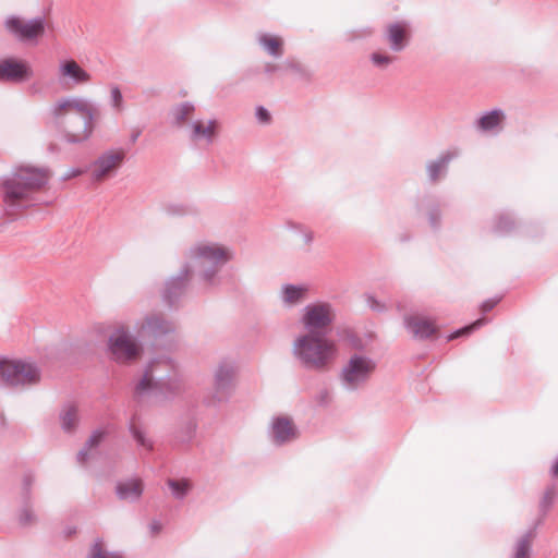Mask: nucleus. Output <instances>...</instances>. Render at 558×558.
Segmentation results:
<instances>
[{
    "mask_svg": "<svg viewBox=\"0 0 558 558\" xmlns=\"http://www.w3.org/2000/svg\"><path fill=\"white\" fill-rule=\"evenodd\" d=\"M217 128L218 124L215 120H197L192 123V138L206 140L207 142H211L216 136Z\"/></svg>",
    "mask_w": 558,
    "mask_h": 558,
    "instance_id": "17",
    "label": "nucleus"
},
{
    "mask_svg": "<svg viewBox=\"0 0 558 558\" xmlns=\"http://www.w3.org/2000/svg\"><path fill=\"white\" fill-rule=\"evenodd\" d=\"M104 436H105V433L101 430L94 432L88 439L89 446L90 447L97 446L102 440Z\"/></svg>",
    "mask_w": 558,
    "mask_h": 558,
    "instance_id": "31",
    "label": "nucleus"
},
{
    "mask_svg": "<svg viewBox=\"0 0 558 558\" xmlns=\"http://www.w3.org/2000/svg\"><path fill=\"white\" fill-rule=\"evenodd\" d=\"M5 28L21 41H37L45 34L43 19L25 20L11 16L5 21Z\"/></svg>",
    "mask_w": 558,
    "mask_h": 558,
    "instance_id": "7",
    "label": "nucleus"
},
{
    "mask_svg": "<svg viewBox=\"0 0 558 558\" xmlns=\"http://www.w3.org/2000/svg\"><path fill=\"white\" fill-rule=\"evenodd\" d=\"M386 40L390 45L391 50L401 51L408 44L409 29L403 22L391 23L387 26Z\"/></svg>",
    "mask_w": 558,
    "mask_h": 558,
    "instance_id": "15",
    "label": "nucleus"
},
{
    "mask_svg": "<svg viewBox=\"0 0 558 558\" xmlns=\"http://www.w3.org/2000/svg\"><path fill=\"white\" fill-rule=\"evenodd\" d=\"M495 302H485L483 305H482V310L484 312H488L490 311L494 306H495Z\"/></svg>",
    "mask_w": 558,
    "mask_h": 558,
    "instance_id": "36",
    "label": "nucleus"
},
{
    "mask_svg": "<svg viewBox=\"0 0 558 558\" xmlns=\"http://www.w3.org/2000/svg\"><path fill=\"white\" fill-rule=\"evenodd\" d=\"M84 173L83 169H69L63 173L62 179L68 181Z\"/></svg>",
    "mask_w": 558,
    "mask_h": 558,
    "instance_id": "32",
    "label": "nucleus"
},
{
    "mask_svg": "<svg viewBox=\"0 0 558 558\" xmlns=\"http://www.w3.org/2000/svg\"><path fill=\"white\" fill-rule=\"evenodd\" d=\"M260 44L274 56L282 53V40L276 36L264 35L260 37Z\"/></svg>",
    "mask_w": 558,
    "mask_h": 558,
    "instance_id": "22",
    "label": "nucleus"
},
{
    "mask_svg": "<svg viewBox=\"0 0 558 558\" xmlns=\"http://www.w3.org/2000/svg\"><path fill=\"white\" fill-rule=\"evenodd\" d=\"M50 172L29 165L17 167L2 184V201L7 208L15 209L26 202L31 194L47 184Z\"/></svg>",
    "mask_w": 558,
    "mask_h": 558,
    "instance_id": "1",
    "label": "nucleus"
},
{
    "mask_svg": "<svg viewBox=\"0 0 558 558\" xmlns=\"http://www.w3.org/2000/svg\"><path fill=\"white\" fill-rule=\"evenodd\" d=\"M484 324V319H477L476 322H474L473 324H471L470 326H466L453 333H451L449 336V340H453L462 335H465V333H469L471 330L475 329L476 327L481 326Z\"/></svg>",
    "mask_w": 558,
    "mask_h": 558,
    "instance_id": "29",
    "label": "nucleus"
},
{
    "mask_svg": "<svg viewBox=\"0 0 558 558\" xmlns=\"http://www.w3.org/2000/svg\"><path fill=\"white\" fill-rule=\"evenodd\" d=\"M109 350L119 363H131L140 359L142 348L123 326L112 330L109 336Z\"/></svg>",
    "mask_w": 558,
    "mask_h": 558,
    "instance_id": "4",
    "label": "nucleus"
},
{
    "mask_svg": "<svg viewBox=\"0 0 558 558\" xmlns=\"http://www.w3.org/2000/svg\"><path fill=\"white\" fill-rule=\"evenodd\" d=\"M408 329L416 338H429L437 332L435 322L423 315H410L405 318Z\"/></svg>",
    "mask_w": 558,
    "mask_h": 558,
    "instance_id": "14",
    "label": "nucleus"
},
{
    "mask_svg": "<svg viewBox=\"0 0 558 558\" xmlns=\"http://www.w3.org/2000/svg\"><path fill=\"white\" fill-rule=\"evenodd\" d=\"M530 547L531 537L527 535L523 536L515 544L513 558H529Z\"/></svg>",
    "mask_w": 558,
    "mask_h": 558,
    "instance_id": "25",
    "label": "nucleus"
},
{
    "mask_svg": "<svg viewBox=\"0 0 558 558\" xmlns=\"http://www.w3.org/2000/svg\"><path fill=\"white\" fill-rule=\"evenodd\" d=\"M134 437L136 438L138 444L142 445L143 447H145L147 449L151 448V444L146 440V438L144 437V435L141 432L134 430Z\"/></svg>",
    "mask_w": 558,
    "mask_h": 558,
    "instance_id": "35",
    "label": "nucleus"
},
{
    "mask_svg": "<svg viewBox=\"0 0 558 558\" xmlns=\"http://www.w3.org/2000/svg\"><path fill=\"white\" fill-rule=\"evenodd\" d=\"M375 369V364L365 357L354 356L344 369L343 377L348 385L355 387L366 380Z\"/></svg>",
    "mask_w": 558,
    "mask_h": 558,
    "instance_id": "9",
    "label": "nucleus"
},
{
    "mask_svg": "<svg viewBox=\"0 0 558 558\" xmlns=\"http://www.w3.org/2000/svg\"><path fill=\"white\" fill-rule=\"evenodd\" d=\"M151 530H153L154 533L157 534L161 530V525L159 523H157V522L153 523L151 524Z\"/></svg>",
    "mask_w": 558,
    "mask_h": 558,
    "instance_id": "38",
    "label": "nucleus"
},
{
    "mask_svg": "<svg viewBox=\"0 0 558 558\" xmlns=\"http://www.w3.org/2000/svg\"><path fill=\"white\" fill-rule=\"evenodd\" d=\"M194 106L191 104H183L174 111V117L178 123L185 122L194 112Z\"/></svg>",
    "mask_w": 558,
    "mask_h": 558,
    "instance_id": "28",
    "label": "nucleus"
},
{
    "mask_svg": "<svg viewBox=\"0 0 558 558\" xmlns=\"http://www.w3.org/2000/svg\"><path fill=\"white\" fill-rule=\"evenodd\" d=\"M336 313L333 307L326 302L308 304L303 308L301 324L304 332H326L331 326Z\"/></svg>",
    "mask_w": 558,
    "mask_h": 558,
    "instance_id": "5",
    "label": "nucleus"
},
{
    "mask_svg": "<svg viewBox=\"0 0 558 558\" xmlns=\"http://www.w3.org/2000/svg\"><path fill=\"white\" fill-rule=\"evenodd\" d=\"M151 381H153L151 375L149 373H146L144 375L143 379L141 380L138 388L141 390H145L151 386Z\"/></svg>",
    "mask_w": 558,
    "mask_h": 558,
    "instance_id": "34",
    "label": "nucleus"
},
{
    "mask_svg": "<svg viewBox=\"0 0 558 558\" xmlns=\"http://www.w3.org/2000/svg\"><path fill=\"white\" fill-rule=\"evenodd\" d=\"M78 422V413L75 405H66L61 414L62 428L66 432L74 429Z\"/></svg>",
    "mask_w": 558,
    "mask_h": 558,
    "instance_id": "21",
    "label": "nucleus"
},
{
    "mask_svg": "<svg viewBox=\"0 0 558 558\" xmlns=\"http://www.w3.org/2000/svg\"><path fill=\"white\" fill-rule=\"evenodd\" d=\"M123 158L124 153L121 150L105 154L93 165L92 177L97 182L105 181L120 167Z\"/></svg>",
    "mask_w": 558,
    "mask_h": 558,
    "instance_id": "10",
    "label": "nucleus"
},
{
    "mask_svg": "<svg viewBox=\"0 0 558 558\" xmlns=\"http://www.w3.org/2000/svg\"><path fill=\"white\" fill-rule=\"evenodd\" d=\"M59 76L64 83H72L74 85L88 83L92 78L90 74L73 59H68L60 63Z\"/></svg>",
    "mask_w": 558,
    "mask_h": 558,
    "instance_id": "11",
    "label": "nucleus"
},
{
    "mask_svg": "<svg viewBox=\"0 0 558 558\" xmlns=\"http://www.w3.org/2000/svg\"><path fill=\"white\" fill-rule=\"evenodd\" d=\"M193 253L195 256L204 259V262L211 263L214 265H222L231 258V253L228 248L211 243L197 245Z\"/></svg>",
    "mask_w": 558,
    "mask_h": 558,
    "instance_id": "13",
    "label": "nucleus"
},
{
    "mask_svg": "<svg viewBox=\"0 0 558 558\" xmlns=\"http://www.w3.org/2000/svg\"><path fill=\"white\" fill-rule=\"evenodd\" d=\"M371 60L375 66L386 69L393 62L395 58L386 52L376 51L372 53Z\"/></svg>",
    "mask_w": 558,
    "mask_h": 558,
    "instance_id": "26",
    "label": "nucleus"
},
{
    "mask_svg": "<svg viewBox=\"0 0 558 558\" xmlns=\"http://www.w3.org/2000/svg\"><path fill=\"white\" fill-rule=\"evenodd\" d=\"M293 352L306 366L325 369L336 360L338 347L326 332H303L295 338Z\"/></svg>",
    "mask_w": 558,
    "mask_h": 558,
    "instance_id": "2",
    "label": "nucleus"
},
{
    "mask_svg": "<svg viewBox=\"0 0 558 558\" xmlns=\"http://www.w3.org/2000/svg\"><path fill=\"white\" fill-rule=\"evenodd\" d=\"M53 112L57 117L76 114L82 118L83 131L80 135V140H85L92 135L99 118V111L92 102L76 97L68 98L58 102Z\"/></svg>",
    "mask_w": 558,
    "mask_h": 558,
    "instance_id": "3",
    "label": "nucleus"
},
{
    "mask_svg": "<svg viewBox=\"0 0 558 558\" xmlns=\"http://www.w3.org/2000/svg\"><path fill=\"white\" fill-rule=\"evenodd\" d=\"M505 119L501 110H494L478 120V126L483 131H490L498 126Z\"/></svg>",
    "mask_w": 558,
    "mask_h": 558,
    "instance_id": "19",
    "label": "nucleus"
},
{
    "mask_svg": "<svg viewBox=\"0 0 558 558\" xmlns=\"http://www.w3.org/2000/svg\"><path fill=\"white\" fill-rule=\"evenodd\" d=\"M111 98H112V106L118 111H121L122 110L123 99H122V94H121V92H120V89L118 87H113L111 89Z\"/></svg>",
    "mask_w": 558,
    "mask_h": 558,
    "instance_id": "30",
    "label": "nucleus"
},
{
    "mask_svg": "<svg viewBox=\"0 0 558 558\" xmlns=\"http://www.w3.org/2000/svg\"><path fill=\"white\" fill-rule=\"evenodd\" d=\"M256 114L258 120L263 123H268L270 121L269 112L263 107L257 108Z\"/></svg>",
    "mask_w": 558,
    "mask_h": 558,
    "instance_id": "33",
    "label": "nucleus"
},
{
    "mask_svg": "<svg viewBox=\"0 0 558 558\" xmlns=\"http://www.w3.org/2000/svg\"><path fill=\"white\" fill-rule=\"evenodd\" d=\"M0 379L8 386H22L39 380L38 369L23 361H2L0 363Z\"/></svg>",
    "mask_w": 558,
    "mask_h": 558,
    "instance_id": "6",
    "label": "nucleus"
},
{
    "mask_svg": "<svg viewBox=\"0 0 558 558\" xmlns=\"http://www.w3.org/2000/svg\"><path fill=\"white\" fill-rule=\"evenodd\" d=\"M551 474L554 477L558 478V461L553 465Z\"/></svg>",
    "mask_w": 558,
    "mask_h": 558,
    "instance_id": "37",
    "label": "nucleus"
},
{
    "mask_svg": "<svg viewBox=\"0 0 558 558\" xmlns=\"http://www.w3.org/2000/svg\"><path fill=\"white\" fill-rule=\"evenodd\" d=\"M90 558H121L120 556L109 553L105 549L102 542H96L90 549Z\"/></svg>",
    "mask_w": 558,
    "mask_h": 558,
    "instance_id": "27",
    "label": "nucleus"
},
{
    "mask_svg": "<svg viewBox=\"0 0 558 558\" xmlns=\"http://www.w3.org/2000/svg\"><path fill=\"white\" fill-rule=\"evenodd\" d=\"M307 294V288L303 286H286L283 288V300L286 303L295 304Z\"/></svg>",
    "mask_w": 558,
    "mask_h": 558,
    "instance_id": "20",
    "label": "nucleus"
},
{
    "mask_svg": "<svg viewBox=\"0 0 558 558\" xmlns=\"http://www.w3.org/2000/svg\"><path fill=\"white\" fill-rule=\"evenodd\" d=\"M233 369L230 367H221L216 375V386L218 390L227 388L233 378Z\"/></svg>",
    "mask_w": 558,
    "mask_h": 558,
    "instance_id": "23",
    "label": "nucleus"
},
{
    "mask_svg": "<svg viewBox=\"0 0 558 558\" xmlns=\"http://www.w3.org/2000/svg\"><path fill=\"white\" fill-rule=\"evenodd\" d=\"M117 495L122 500H137L143 494L144 484L141 478L133 477L117 485Z\"/></svg>",
    "mask_w": 558,
    "mask_h": 558,
    "instance_id": "16",
    "label": "nucleus"
},
{
    "mask_svg": "<svg viewBox=\"0 0 558 558\" xmlns=\"http://www.w3.org/2000/svg\"><path fill=\"white\" fill-rule=\"evenodd\" d=\"M274 436L277 441L283 442L294 437V426L287 417H278L274 422Z\"/></svg>",
    "mask_w": 558,
    "mask_h": 558,
    "instance_id": "18",
    "label": "nucleus"
},
{
    "mask_svg": "<svg viewBox=\"0 0 558 558\" xmlns=\"http://www.w3.org/2000/svg\"><path fill=\"white\" fill-rule=\"evenodd\" d=\"M31 64L16 58L0 60V81L21 83L33 77Z\"/></svg>",
    "mask_w": 558,
    "mask_h": 558,
    "instance_id": "8",
    "label": "nucleus"
},
{
    "mask_svg": "<svg viewBox=\"0 0 558 558\" xmlns=\"http://www.w3.org/2000/svg\"><path fill=\"white\" fill-rule=\"evenodd\" d=\"M168 485L171 488L172 493L179 498L186 495L192 488V483L189 480H170L168 482Z\"/></svg>",
    "mask_w": 558,
    "mask_h": 558,
    "instance_id": "24",
    "label": "nucleus"
},
{
    "mask_svg": "<svg viewBox=\"0 0 558 558\" xmlns=\"http://www.w3.org/2000/svg\"><path fill=\"white\" fill-rule=\"evenodd\" d=\"M193 253L195 256L204 259V262L211 263L214 265H222L231 258V253L228 248L211 243L197 245Z\"/></svg>",
    "mask_w": 558,
    "mask_h": 558,
    "instance_id": "12",
    "label": "nucleus"
}]
</instances>
